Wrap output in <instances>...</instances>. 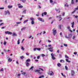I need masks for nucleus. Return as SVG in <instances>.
Instances as JSON below:
<instances>
[{
  "label": "nucleus",
  "mask_w": 78,
  "mask_h": 78,
  "mask_svg": "<svg viewBox=\"0 0 78 78\" xmlns=\"http://www.w3.org/2000/svg\"><path fill=\"white\" fill-rule=\"evenodd\" d=\"M35 61L36 62H38V61H39V60H35Z\"/></svg>",
  "instance_id": "0e129e2a"
},
{
  "label": "nucleus",
  "mask_w": 78,
  "mask_h": 78,
  "mask_svg": "<svg viewBox=\"0 0 78 78\" xmlns=\"http://www.w3.org/2000/svg\"><path fill=\"white\" fill-rule=\"evenodd\" d=\"M5 15H7V14H8V15H9V14H10V13L8 10H7V11H5Z\"/></svg>",
  "instance_id": "39448f33"
},
{
  "label": "nucleus",
  "mask_w": 78,
  "mask_h": 78,
  "mask_svg": "<svg viewBox=\"0 0 78 78\" xmlns=\"http://www.w3.org/2000/svg\"><path fill=\"white\" fill-rule=\"evenodd\" d=\"M8 8H9V9H10V8H12V5H8Z\"/></svg>",
  "instance_id": "4468645a"
},
{
  "label": "nucleus",
  "mask_w": 78,
  "mask_h": 78,
  "mask_svg": "<svg viewBox=\"0 0 78 78\" xmlns=\"http://www.w3.org/2000/svg\"><path fill=\"white\" fill-rule=\"evenodd\" d=\"M21 50H25V48H24L23 47H21Z\"/></svg>",
  "instance_id": "c85d7f7f"
},
{
  "label": "nucleus",
  "mask_w": 78,
  "mask_h": 78,
  "mask_svg": "<svg viewBox=\"0 0 78 78\" xmlns=\"http://www.w3.org/2000/svg\"><path fill=\"white\" fill-rule=\"evenodd\" d=\"M59 29H61V25H59Z\"/></svg>",
  "instance_id": "58836bf2"
},
{
  "label": "nucleus",
  "mask_w": 78,
  "mask_h": 78,
  "mask_svg": "<svg viewBox=\"0 0 78 78\" xmlns=\"http://www.w3.org/2000/svg\"><path fill=\"white\" fill-rule=\"evenodd\" d=\"M39 69H40V70H41L42 71H44V69H43L41 68H39Z\"/></svg>",
  "instance_id": "de8ad7c7"
},
{
  "label": "nucleus",
  "mask_w": 78,
  "mask_h": 78,
  "mask_svg": "<svg viewBox=\"0 0 78 78\" xmlns=\"http://www.w3.org/2000/svg\"><path fill=\"white\" fill-rule=\"evenodd\" d=\"M48 74L50 76H52L54 75V72L51 71H49L48 72Z\"/></svg>",
  "instance_id": "f257e3e1"
},
{
  "label": "nucleus",
  "mask_w": 78,
  "mask_h": 78,
  "mask_svg": "<svg viewBox=\"0 0 78 78\" xmlns=\"http://www.w3.org/2000/svg\"><path fill=\"white\" fill-rule=\"evenodd\" d=\"M64 45V46H65V47H67V44H63Z\"/></svg>",
  "instance_id": "ea45409f"
},
{
  "label": "nucleus",
  "mask_w": 78,
  "mask_h": 78,
  "mask_svg": "<svg viewBox=\"0 0 78 78\" xmlns=\"http://www.w3.org/2000/svg\"><path fill=\"white\" fill-rule=\"evenodd\" d=\"M7 43V42L6 41H4L3 43V44L4 45H6Z\"/></svg>",
  "instance_id": "2f4dec72"
},
{
  "label": "nucleus",
  "mask_w": 78,
  "mask_h": 78,
  "mask_svg": "<svg viewBox=\"0 0 78 78\" xmlns=\"http://www.w3.org/2000/svg\"><path fill=\"white\" fill-rule=\"evenodd\" d=\"M62 32H61L60 34V36H62Z\"/></svg>",
  "instance_id": "13d9d810"
},
{
  "label": "nucleus",
  "mask_w": 78,
  "mask_h": 78,
  "mask_svg": "<svg viewBox=\"0 0 78 78\" xmlns=\"http://www.w3.org/2000/svg\"><path fill=\"white\" fill-rule=\"evenodd\" d=\"M44 14L45 16L47 15V12H44V13L42 14V17H44Z\"/></svg>",
  "instance_id": "f8f14e48"
},
{
  "label": "nucleus",
  "mask_w": 78,
  "mask_h": 78,
  "mask_svg": "<svg viewBox=\"0 0 78 78\" xmlns=\"http://www.w3.org/2000/svg\"><path fill=\"white\" fill-rule=\"evenodd\" d=\"M52 31H53V35L55 36L57 33L56 30H55V28H54L52 30Z\"/></svg>",
  "instance_id": "7ed1b4c3"
},
{
  "label": "nucleus",
  "mask_w": 78,
  "mask_h": 78,
  "mask_svg": "<svg viewBox=\"0 0 78 78\" xmlns=\"http://www.w3.org/2000/svg\"><path fill=\"white\" fill-rule=\"evenodd\" d=\"M33 68H34V66H31L30 69L31 70V69H33Z\"/></svg>",
  "instance_id": "37998d69"
},
{
  "label": "nucleus",
  "mask_w": 78,
  "mask_h": 78,
  "mask_svg": "<svg viewBox=\"0 0 78 78\" xmlns=\"http://www.w3.org/2000/svg\"><path fill=\"white\" fill-rule=\"evenodd\" d=\"M20 44V40H19L17 41V44Z\"/></svg>",
  "instance_id": "473e14b6"
},
{
  "label": "nucleus",
  "mask_w": 78,
  "mask_h": 78,
  "mask_svg": "<svg viewBox=\"0 0 78 78\" xmlns=\"http://www.w3.org/2000/svg\"><path fill=\"white\" fill-rule=\"evenodd\" d=\"M26 66H27V67H28L29 66H30V63H28V62H26Z\"/></svg>",
  "instance_id": "ddd939ff"
},
{
  "label": "nucleus",
  "mask_w": 78,
  "mask_h": 78,
  "mask_svg": "<svg viewBox=\"0 0 78 78\" xmlns=\"http://www.w3.org/2000/svg\"><path fill=\"white\" fill-rule=\"evenodd\" d=\"M67 5V3H66V4H65V7H66V5Z\"/></svg>",
  "instance_id": "69168bd1"
},
{
  "label": "nucleus",
  "mask_w": 78,
  "mask_h": 78,
  "mask_svg": "<svg viewBox=\"0 0 78 78\" xmlns=\"http://www.w3.org/2000/svg\"><path fill=\"white\" fill-rule=\"evenodd\" d=\"M74 74H75V72L73 70H72L71 73V76H74Z\"/></svg>",
  "instance_id": "1a4fd4ad"
},
{
  "label": "nucleus",
  "mask_w": 78,
  "mask_h": 78,
  "mask_svg": "<svg viewBox=\"0 0 78 78\" xmlns=\"http://www.w3.org/2000/svg\"><path fill=\"white\" fill-rule=\"evenodd\" d=\"M5 28V27H2V29H4V28Z\"/></svg>",
  "instance_id": "e2e57ef3"
},
{
  "label": "nucleus",
  "mask_w": 78,
  "mask_h": 78,
  "mask_svg": "<svg viewBox=\"0 0 78 78\" xmlns=\"http://www.w3.org/2000/svg\"><path fill=\"white\" fill-rule=\"evenodd\" d=\"M65 57L66 58H67V59H69V57L67 55H65Z\"/></svg>",
  "instance_id": "5701e85b"
},
{
  "label": "nucleus",
  "mask_w": 78,
  "mask_h": 78,
  "mask_svg": "<svg viewBox=\"0 0 78 78\" xmlns=\"http://www.w3.org/2000/svg\"><path fill=\"white\" fill-rule=\"evenodd\" d=\"M41 48H37V50H38V51H40V50H41Z\"/></svg>",
  "instance_id": "7c9ffc66"
},
{
  "label": "nucleus",
  "mask_w": 78,
  "mask_h": 78,
  "mask_svg": "<svg viewBox=\"0 0 78 78\" xmlns=\"http://www.w3.org/2000/svg\"><path fill=\"white\" fill-rule=\"evenodd\" d=\"M19 8H23V6L22 5H20L19 6Z\"/></svg>",
  "instance_id": "c03bdc74"
},
{
  "label": "nucleus",
  "mask_w": 78,
  "mask_h": 78,
  "mask_svg": "<svg viewBox=\"0 0 78 78\" xmlns=\"http://www.w3.org/2000/svg\"><path fill=\"white\" fill-rule=\"evenodd\" d=\"M27 11V10H25L23 11V14H25L26 13V11Z\"/></svg>",
  "instance_id": "cd10ccee"
},
{
  "label": "nucleus",
  "mask_w": 78,
  "mask_h": 78,
  "mask_svg": "<svg viewBox=\"0 0 78 78\" xmlns=\"http://www.w3.org/2000/svg\"><path fill=\"white\" fill-rule=\"evenodd\" d=\"M48 47H50L51 46V44H49V45H48Z\"/></svg>",
  "instance_id": "680f3d73"
},
{
  "label": "nucleus",
  "mask_w": 78,
  "mask_h": 78,
  "mask_svg": "<svg viewBox=\"0 0 78 78\" xmlns=\"http://www.w3.org/2000/svg\"><path fill=\"white\" fill-rule=\"evenodd\" d=\"M21 23V22H16L17 24H20V23Z\"/></svg>",
  "instance_id": "09e8293b"
},
{
  "label": "nucleus",
  "mask_w": 78,
  "mask_h": 78,
  "mask_svg": "<svg viewBox=\"0 0 78 78\" xmlns=\"http://www.w3.org/2000/svg\"><path fill=\"white\" fill-rule=\"evenodd\" d=\"M57 66L58 67H61V63H58L57 64Z\"/></svg>",
  "instance_id": "aec40b11"
},
{
  "label": "nucleus",
  "mask_w": 78,
  "mask_h": 78,
  "mask_svg": "<svg viewBox=\"0 0 78 78\" xmlns=\"http://www.w3.org/2000/svg\"><path fill=\"white\" fill-rule=\"evenodd\" d=\"M37 59H39L40 58V56L37 57Z\"/></svg>",
  "instance_id": "603ef678"
},
{
  "label": "nucleus",
  "mask_w": 78,
  "mask_h": 78,
  "mask_svg": "<svg viewBox=\"0 0 78 78\" xmlns=\"http://www.w3.org/2000/svg\"><path fill=\"white\" fill-rule=\"evenodd\" d=\"M5 33L8 34H12V32L8 31L5 32Z\"/></svg>",
  "instance_id": "0eeeda50"
},
{
  "label": "nucleus",
  "mask_w": 78,
  "mask_h": 78,
  "mask_svg": "<svg viewBox=\"0 0 78 78\" xmlns=\"http://www.w3.org/2000/svg\"><path fill=\"white\" fill-rule=\"evenodd\" d=\"M71 3H72V4H73L74 3V1H73V0H72L71 1Z\"/></svg>",
  "instance_id": "4c0bfd02"
},
{
  "label": "nucleus",
  "mask_w": 78,
  "mask_h": 78,
  "mask_svg": "<svg viewBox=\"0 0 78 78\" xmlns=\"http://www.w3.org/2000/svg\"><path fill=\"white\" fill-rule=\"evenodd\" d=\"M75 11H76V10H74V11L73 12L71 13L72 14H73V13H74V12H75Z\"/></svg>",
  "instance_id": "a18cd8bd"
},
{
  "label": "nucleus",
  "mask_w": 78,
  "mask_h": 78,
  "mask_svg": "<svg viewBox=\"0 0 78 78\" xmlns=\"http://www.w3.org/2000/svg\"><path fill=\"white\" fill-rule=\"evenodd\" d=\"M28 21V20H26L24 21V23H26V22H27Z\"/></svg>",
  "instance_id": "b1692460"
},
{
  "label": "nucleus",
  "mask_w": 78,
  "mask_h": 78,
  "mask_svg": "<svg viewBox=\"0 0 78 78\" xmlns=\"http://www.w3.org/2000/svg\"><path fill=\"white\" fill-rule=\"evenodd\" d=\"M66 62H70V61L68 59H66Z\"/></svg>",
  "instance_id": "412c9836"
},
{
  "label": "nucleus",
  "mask_w": 78,
  "mask_h": 78,
  "mask_svg": "<svg viewBox=\"0 0 78 78\" xmlns=\"http://www.w3.org/2000/svg\"><path fill=\"white\" fill-rule=\"evenodd\" d=\"M74 55H76L77 54V52H74Z\"/></svg>",
  "instance_id": "6e6d98bb"
},
{
  "label": "nucleus",
  "mask_w": 78,
  "mask_h": 78,
  "mask_svg": "<svg viewBox=\"0 0 78 78\" xmlns=\"http://www.w3.org/2000/svg\"><path fill=\"white\" fill-rule=\"evenodd\" d=\"M22 75H25V74H26V73L23 72L22 73Z\"/></svg>",
  "instance_id": "72a5a7b5"
},
{
  "label": "nucleus",
  "mask_w": 78,
  "mask_h": 78,
  "mask_svg": "<svg viewBox=\"0 0 78 78\" xmlns=\"http://www.w3.org/2000/svg\"><path fill=\"white\" fill-rule=\"evenodd\" d=\"M20 1L22 2H23V3H25L27 1L26 0H20Z\"/></svg>",
  "instance_id": "6ab92c4d"
},
{
  "label": "nucleus",
  "mask_w": 78,
  "mask_h": 78,
  "mask_svg": "<svg viewBox=\"0 0 78 78\" xmlns=\"http://www.w3.org/2000/svg\"><path fill=\"white\" fill-rule=\"evenodd\" d=\"M30 20L32 21L31 22L32 25H34V19L33 18H30Z\"/></svg>",
  "instance_id": "f03ea898"
},
{
  "label": "nucleus",
  "mask_w": 78,
  "mask_h": 78,
  "mask_svg": "<svg viewBox=\"0 0 78 78\" xmlns=\"http://www.w3.org/2000/svg\"><path fill=\"white\" fill-rule=\"evenodd\" d=\"M68 38L70 39L72 36V35L71 34H68Z\"/></svg>",
  "instance_id": "9b49d317"
},
{
  "label": "nucleus",
  "mask_w": 78,
  "mask_h": 78,
  "mask_svg": "<svg viewBox=\"0 0 78 78\" xmlns=\"http://www.w3.org/2000/svg\"><path fill=\"white\" fill-rule=\"evenodd\" d=\"M65 69L66 70H68V67L67 66H65Z\"/></svg>",
  "instance_id": "393cba45"
},
{
  "label": "nucleus",
  "mask_w": 78,
  "mask_h": 78,
  "mask_svg": "<svg viewBox=\"0 0 78 78\" xmlns=\"http://www.w3.org/2000/svg\"><path fill=\"white\" fill-rule=\"evenodd\" d=\"M26 28H27V27H23L21 29V31H23V30H25V29H26Z\"/></svg>",
  "instance_id": "a211bd4d"
},
{
  "label": "nucleus",
  "mask_w": 78,
  "mask_h": 78,
  "mask_svg": "<svg viewBox=\"0 0 78 78\" xmlns=\"http://www.w3.org/2000/svg\"><path fill=\"white\" fill-rule=\"evenodd\" d=\"M53 48V47H51L48 48V50H50V49H52Z\"/></svg>",
  "instance_id": "a878e982"
},
{
  "label": "nucleus",
  "mask_w": 78,
  "mask_h": 78,
  "mask_svg": "<svg viewBox=\"0 0 78 78\" xmlns=\"http://www.w3.org/2000/svg\"><path fill=\"white\" fill-rule=\"evenodd\" d=\"M37 50V48H34V51H36Z\"/></svg>",
  "instance_id": "e433bc0d"
},
{
  "label": "nucleus",
  "mask_w": 78,
  "mask_h": 78,
  "mask_svg": "<svg viewBox=\"0 0 78 78\" xmlns=\"http://www.w3.org/2000/svg\"><path fill=\"white\" fill-rule=\"evenodd\" d=\"M38 7L39 8H41V6L40 5H38Z\"/></svg>",
  "instance_id": "774afa93"
},
{
  "label": "nucleus",
  "mask_w": 78,
  "mask_h": 78,
  "mask_svg": "<svg viewBox=\"0 0 78 78\" xmlns=\"http://www.w3.org/2000/svg\"><path fill=\"white\" fill-rule=\"evenodd\" d=\"M50 3H53V1L52 0H50Z\"/></svg>",
  "instance_id": "bf43d9fd"
},
{
  "label": "nucleus",
  "mask_w": 78,
  "mask_h": 78,
  "mask_svg": "<svg viewBox=\"0 0 78 78\" xmlns=\"http://www.w3.org/2000/svg\"><path fill=\"white\" fill-rule=\"evenodd\" d=\"M37 19H38L39 20H40V21H41L43 22H44V20L41 18H37Z\"/></svg>",
  "instance_id": "423d86ee"
},
{
  "label": "nucleus",
  "mask_w": 78,
  "mask_h": 78,
  "mask_svg": "<svg viewBox=\"0 0 78 78\" xmlns=\"http://www.w3.org/2000/svg\"><path fill=\"white\" fill-rule=\"evenodd\" d=\"M67 28L68 29H70V26L68 27Z\"/></svg>",
  "instance_id": "338daca9"
},
{
  "label": "nucleus",
  "mask_w": 78,
  "mask_h": 78,
  "mask_svg": "<svg viewBox=\"0 0 78 78\" xmlns=\"http://www.w3.org/2000/svg\"><path fill=\"white\" fill-rule=\"evenodd\" d=\"M12 61V59H11L10 58H9L8 59V62H11Z\"/></svg>",
  "instance_id": "9d476101"
},
{
  "label": "nucleus",
  "mask_w": 78,
  "mask_h": 78,
  "mask_svg": "<svg viewBox=\"0 0 78 78\" xmlns=\"http://www.w3.org/2000/svg\"><path fill=\"white\" fill-rule=\"evenodd\" d=\"M30 61H31V60H30V59H28L26 60V62H30Z\"/></svg>",
  "instance_id": "2eb2a0df"
},
{
  "label": "nucleus",
  "mask_w": 78,
  "mask_h": 78,
  "mask_svg": "<svg viewBox=\"0 0 78 78\" xmlns=\"http://www.w3.org/2000/svg\"><path fill=\"white\" fill-rule=\"evenodd\" d=\"M26 54L27 55V56H29V55H30V54H29L28 52L26 53Z\"/></svg>",
  "instance_id": "f704fd0d"
},
{
  "label": "nucleus",
  "mask_w": 78,
  "mask_h": 78,
  "mask_svg": "<svg viewBox=\"0 0 78 78\" xmlns=\"http://www.w3.org/2000/svg\"><path fill=\"white\" fill-rule=\"evenodd\" d=\"M57 53H59V50H57Z\"/></svg>",
  "instance_id": "052dcab7"
},
{
  "label": "nucleus",
  "mask_w": 78,
  "mask_h": 78,
  "mask_svg": "<svg viewBox=\"0 0 78 78\" xmlns=\"http://www.w3.org/2000/svg\"><path fill=\"white\" fill-rule=\"evenodd\" d=\"M58 17L59 18V19H61V18H62L61 17V15H59Z\"/></svg>",
  "instance_id": "79ce46f5"
},
{
  "label": "nucleus",
  "mask_w": 78,
  "mask_h": 78,
  "mask_svg": "<svg viewBox=\"0 0 78 78\" xmlns=\"http://www.w3.org/2000/svg\"><path fill=\"white\" fill-rule=\"evenodd\" d=\"M71 24L72 25L71 26L72 28H73V27H74V22L73 21V23H71Z\"/></svg>",
  "instance_id": "f3484780"
},
{
  "label": "nucleus",
  "mask_w": 78,
  "mask_h": 78,
  "mask_svg": "<svg viewBox=\"0 0 78 78\" xmlns=\"http://www.w3.org/2000/svg\"><path fill=\"white\" fill-rule=\"evenodd\" d=\"M65 37H66V38H69L68 36L67 37V36L66 35L65 36Z\"/></svg>",
  "instance_id": "864d4df0"
},
{
  "label": "nucleus",
  "mask_w": 78,
  "mask_h": 78,
  "mask_svg": "<svg viewBox=\"0 0 78 78\" xmlns=\"http://www.w3.org/2000/svg\"><path fill=\"white\" fill-rule=\"evenodd\" d=\"M64 15H65V13L63 12L62 13V16H64Z\"/></svg>",
  "instance_id": "4d7b16f0"
},
{
  "label": "nucleus",
  "mask_w": 78,
  "mask_h": 78,
  "mask_svg": "<svg viewBox=\"0 0 78 78\" xmlns=\"http://www.w3.org/2000/svg\"><path fill=\"white\" fill-rule=\"evenodd\" d=\"M4 8V7L0 8V9H3Z\"/></svg>",
  "instance_id": "8fccbe9b"
},
{
  "label": "nucleus",
  "mask_w": 78,
  "mask_h": 78,
  "mask_svg": "<svg viewBox=\"0 0 78 78\" xmlns=\"http://www.w3.org/2000/svg\"><path fill=\"white\" fill-rule=\"evenodd\" d=\"M51 58H52V59H55L56 58L54 57V54L53 53H52L51 54Z\"/></svg>",
  "instance_id": "6e6552de"
},
{
  "label": "nucleus",
  "mask_w": 78,
  "mask_h": 78,
  "mask_svg": "<svg viewBox=\"0 0 78 78\" xmlns=\"http://www.w3.org/2000/svg\"><path fill=\"white\" fill-rule=\"evenodd\" d=\"M75 10H78V6H77V7L76 8H75Z\"/></svg>",
  "instance_id": "3c124183"
},
{
  "label": "nucleus",
  "mask_w": 78,
  "mask_h": 78,
  "mask_svg": "<svg viewBox=\"0 0 78 78\" xmlns=\"http://www.w3.org/2000/svg\"><path fill=\"white\" fill-rule=\"evenodd\" d=\"M34 71L35 72H38L40 74H41L42 73V72H41V70L39 69V70H37V69H35L34 70Z\"/></svg>",
  "instance_id": "20e7f679"
},
{
  "label": "nucleus",
  "mask_w": 78,
  "mask_h": 78,
  "mask_svg": "<svg viewBox=\"0 0 78 78\" xmlns=\"http://www.w3.org/2000/svg\"><path fill=\"white\" fill-rule=\"evenodd\" d=\"M59 58H61V57H62V56H61V54H59Z\"/></svg>",
  "instance_id": "49530a36"
},
{
  "label": "nucleus",
  "mask_w": 78,
  "mask_h": 78,
  "mask_svg": "<svg viewBox=\"0 0 78 78\" xmlns=\"http://www.w3.org/2000/svg\"><path fill=\"white\" fill-rule=\"evenodd\" d=\"M60 62H64V60H60Z\"/></svg>",
  "instance_id": "c756f323"
},
{
  "label": "nucleus",
  "mask_w": 78,
  "mask_h": 78,
  "mask_svg": "<svg viewBox=\"0 0 78 78\" xmlns=\"http://www.w3.org/2000/svg\"><path fill=\"white\" fill-rule=\"evenodd\" d=\"M12 36H17V35H16V33H13L12 34Z\"/></svg>",
  "instance_id": "dca6fc26"
},
{
  "label": "nucleus",
  "mask_w": 78,
  "mask_h": 78,
  "mask_svg": "<svg viewBox=\"0 0 78 78\" xmlns=\"http://www.w3.org/2000/svg\"><path fill=\"white\" fill-rule=\"evenodd\" d=\"M4 71V70L3 69V68H2L0 70V72H3Z\"/></svg>",
  "instance_id": "bb28decb"
},
{
  "label": "nucleus",
  "mask_w": 78,
  "mask_h": 78,
  "mask_svg": "<svg viewBox=\"0 0 78 78\" xmlns=\"http://www.w3.org/2000/svg\"><path fill=\"white\" fill-rule=\"evenodd\" d=\"M75 36H73L72 37V38L73 39H75Z\"/></svg>",
  "instance_id": "5fc2aeb1"
},
{
  "label": "nucleus",
  "mask_w": 78,
  "mask_h": 78,
  "mask_svg": "<svg viewBox=\"0 0 78 78\" xmlns=\"http://www.w3.org/2000/svg\"><path fill=\"white\" fill-rule=\"evenodd\" d=\"M44 77V76H40L39 77V78H43Z\"/></svg>",
  "instance_id": "c9c22d12"
},
{
  "label": "nucleus",
  "mask_w": 78,
  "mask_h": 78,
  "mask_svg": "<svg viewBox=\"0 0 78 78\" xmlns=\"http://www.w3.org/2000/svg\"><path fill=\"white\" fill-rule=\"evenodd\" d=\"M20 59H23V58H25V57L24 56H22L20 57Z\"/></svg>",
  "instance_id": "4be33fe9"
},
{
  "label": "nucleus",
  "mask_w": 78,
  "mask_h": 78,
  "mask_svg": "<svg viewBox=\"0 0 78 78\" xmlns=\"http://www.w3.org/2000/svg\"><path fill=\"white\" fill-rule=\"evenodd\" d=\"M50 51H51V52H52V51H53V49H49Z\"/></svg>",
  "instance_id": "a19ab883"
}]
</instances>
